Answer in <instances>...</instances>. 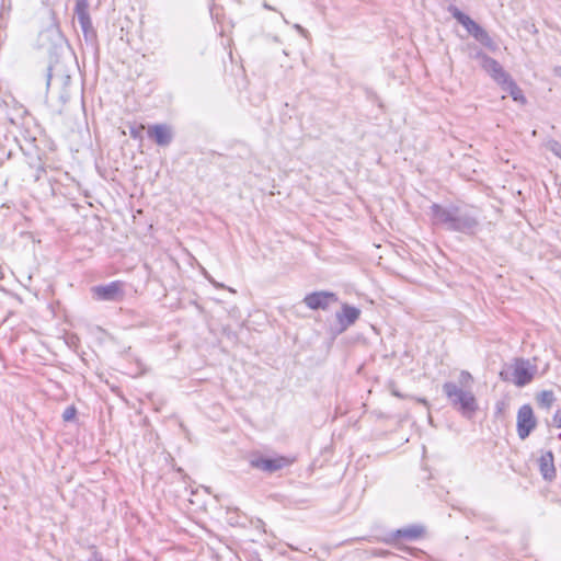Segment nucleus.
Segmentation results:
<instances>
[{
	"mask_svg": "<svg viewBox=\"0 0 561 561\" xmlns=\"http://www.w3.org/2000/svg\"><path fill=\"white\" fill-rule=\"evenodd\" d=\"M428 216L433 226L447 231L474 236L480 229V219L472 206L433 203L430 206Z\"/></svg>",
	"mask_w": 561,
	"mask_h": 561,
	"instance_id": "1",
	"label": "nucleus"
},
{
	"mask_svg": "<svg viewBox=\"0 0 561 561\" xmlns=\"http://www.w3.org/2000/svg\"><path fill=\"white\" fill-rule=\"evenodd\" d=\"M443 391L450 403L466 417H471L478 410V403L470 391H465L455 382L448 381L443 385Z\"/></svg>",
	"mask_w": 561,
	"mask_h": 561,
	"instance_id": "2",
	"label": "nucleus"
},
{
	"mask_svg": "<svg viewBox=\"0 0 561 561\" xmlns=\"http://www.w3.org/2000/svg\"><path fill=\"white\" fill-rule=\"evenodd\" d=\"M450 12L453 18H455L457 22L460 23L480 44L492 50L496 48L495 43L489 33L469 15L465 14L457 8H454Z\"/></svg>",
	"mask_w": 561,
	"mask_h": 561,
	"instance_id": "3",
	"label": "nucleus"
},
{
	"mask_svg": "<svg viewBox=\"0 0 561 561\" xmlns=\"http://www.w3.org/2000/svg\"><path fill=\"white\" fill-rule=\"evenodd\" d=\"M513 368L512 378L505 371L500 373V378L504 381H513L517 387L530 383L537 373V367L524 358H516Z\"/></svg>",
	"mask_w": 561,
	"mask_h": 561,
	"instance_id": "4",
	"label": "nucleus"
},
{
	"mask_svg": "<svg viewBox=\"0 0 561 561\" xmlns=\"http://www.w3.org/2000/svg\"><path fill=\"white\" fill-rule=\"evenodd\" d=\"M125 285L121 280H113L105 285L91 288L92 298L98 301L119 302L125 297Z\"/></svg>",
	"mask_w": 561,
	"mask_h": 561,
	"instance_id": "5",
	"label": "nucleus"
},
{
	"mask_svg": "<svg viewBox=\"0 0 561 561\" xmlns=\"http://www.w3.org/2000/svg\"><path fill=\"white\" fill-rule=\"evenodd\" d=\"M471 58L479 60L481 68L500 85L510 77V73L504 70L497 60L488 56L481 49H477L476 53L471 55Z\"/></svg>",
	"mask_w": 561,
	"mask_h": 561,
	"instance_id": "6",
	"label": "nucleus"
},
{
	"mask_svg": "<svg viewBox=\"0 0 561 561\" xmlns=\"http://www.w3.org/2000/svg\"><path fill=\"white\" fill-rule=\"evenodd\" d=\"M537 419L530 404H523L517 411L516 431L518 437L524 440L537 427Z\"/></svg>",
	"mask_w": 561,
	"mask_h": 561,
	"instance_id": "7",
	"label": "nucleus"
},
{
	"mask_svg": "<svg viewBox=\"0 0 561 561\" xmlns=\"http://www.w3.org/2000/svg\"><path fill=\"white\" fill-rule=\"evenodd\" d=\"M293 461L294 459L285 456L266 458L261 455H254L250 458V466L261 471L273 473L290 466Z\"/></svg>",
	"mask_w": 561,
	"mask_h": 561,
	"instance_id": "8",
	"label": "nucleus"
},
{
	"mask_svg": "<svg viewBox=\"0 0 561 561\" xmlns=\"http://www.w3.org/2000/svg\"><path fill=\"white\" fill-rule=\"evenodd\" d=\"M88 0H77L75 7V13L78 16L79 24L83 32L87 42H94L96 38V32L92 25V21L89 14Z\"/></svg>",
	"mask_w": 561,
	"mask_h": 561,
	"instance_id": "9",
	"label": "nucleus"
},
{
	"mask_svg": "<svg viewBox=\"0 0 561 561\" xmlns=\"http://www.w3.org/2000/svg\"><path fill=\"white\" fill-rule=\"evenodd\" d=\"M424 531L425 530L423 526L410 525L388 534L381 539V541L387 545H393L400 540H416L423 536Z\"/></svg>",
	"mask_w": 561,
	"mask_h": 561,
	"instance_id": "10",
	"label": "nucleus"
},
{
	"mask_svg": "<svg viewBox=\"0 0 561 561\" xmlns=\"http://www.w3.org/2000/svg\"><path fill=\"white\" fill-rule=\"evenodd\" d=\"M335 301H337L336 295L330 291H314L304 298L306 306L312 310H325L330 304Z\"/></svg>",
	"mask_w": 561,
	"mask_h": 561,
	"instance_id": "11",
	"label": "nucleus"
},
{
	"mask_svg": "<svg viewBox=\"0 0 561 561\" xmlns=\"http://www.w3.org/2000/svg\"><path fill=\"white\" fill-rule=\"evenodd\" d=\"M148 137L158 146L167 147L173 140V131L171 126L167 124L150 125L147 129Z\"/></svg>",
	"mask_w": 561,
	"mask_h": 561,
	"instance_id": "12",
	"label": "nucleus"
},
{
	"mask_svg": "<svg viewBox=\"0 0 561 561\" xmlns=\"http://www.w3.org/2000/svg\"><path fill=\"white\" fill-rule=\"evenodd\" d=\"M539 470L546 481L551 482L557 477L554 456L551 450L546 451L539 458Z\"/></svg>",
	"mask_w": 561,
	"mask_h": 561,
	"instance_id": "13",
	"label": "nucleus"
},
{
	"mask_svg": "<svg viewBox=\"0 0 561 561\" xmlns=\"http://www.w3.org/2000/svg\"><path fill=\"white\" fill-rule=\"evenodd\" d=\"M360 316V310L354 306L344 304L342 311L336 313V319L343 329L353 325Z\"/></svg>",
	"mask_w": 561,
	"mask_h": 561,
	"instance_id": "14",
	"label": "nucleus"
},
{
	"mask_svg": "<svg viewBox=\"0 0 561 561\" xmlns=\"http://www.w3.org/2000/svg\"><path fill=\"white\" fill-rule=\"evenodd\" d=\"M501 88L507 92L515 102H519L522 104L526 103V98L522 89L517 85L511 76L507 78V80L503 81Z\"/></svg>",
	"mask_w": 561,
	"mask_h": 561,
	"instance_id": "15",
	"label": "nucleus"
},
{
	"mask_svg": "<svg viewBox=\"0 0 561 561\" xmlns=\"http://www.w3.org/2000/svg\"><path fill=\"white\" fill-rule=\"evenodd\" d=\"M556 401L552 390H542L536 394V402L539 408L549 410Z\"/></svg>",
	"mask_w": 561,
	"mask_h": 561,
	"instance_id": "16",
	"label": "nucleus"
},
{
	"mask_svg": "<svg viewBox=\"0 0 561 561\" xmlns=\"http://www.w3.org/2000/svg\"><path fill=\"white\" fill-rule=\"evenodd\" d=\"M510 403L507 400H499L494 407V416L496 419H504L506 416Z\"/></svg>",
	"mask_w": 561,
	"mask_h": 561,
	"instance_id": "17",
	"label": "nucleus"
},
{
	"mask_svg": "<svg viewBox=\"0 0 561 561\" xmlns=\"http://www.w3.org/2000/svg\"><path fill=\"white\" fill-rule=\"evenodd\" d=\"M547 148L558 158L561 159V142L558 140H549L547 144Z\"/></svg>",
	"mask_w": 561,
	"mask_h": 561,
	"instance_id": "18",
	"label": "nucleus"
},
{
	"mask_svg": "<svg viewBox=\"0 0 561 561\" xmlns=\"http://www.w3.org/2000/svg\"><path fill=\"white\" fill-rule=\"evenodd\" d=\"M145 129L144 125H139L138 127H130L129 135L134 139H141V130Z\"/></svg>",
	"mask_w": 561,
	"mask_h": 561,
	"instance_id": "19",
	"label": "nucleus"
},
{
	"mask_svg": "<svg viewBox=\"0 0 561 561\" xmlns=\"http://www.w3.org/2000/svg\"><path fill=\"white\" fill-rule=\"evenodd\" d=\"M371 554L374 557H387V556H390L392 553L390 551H388V550L375 549V550H373Z\"/></svg>",
	"mask_w": 561,
	"mask_h": 561,
	"instance_id": "20",
	"label": "nucleus"
},
{
	"mask_svg": "<svg viewBox=\"0 0 561 561\" xmlns=\"http://www.w3.org/2000/svg\"><path fill=\"white\" fill-rule=\"evenodd\" d=\"M553 422L556 427L561 428V409L553 415Z\"/></svg>",
	"mask_w": 561,
	"mask_h": 561,
	"instance_id": "21",
	"label": "nucleus"
},
{
	"mask_svg": "<svg viewBox=\"0 0 561 561\" xmlns=\"http://www.w3.org/2000/svg\"><path fill=\"white\" fill-rule=\"evenodd\" d=\"M263 8L266 9V10H270V11H275V8L272 7L266 0H263V3H262Z\"/></svg>",
	"mask_w": 561,
	"mask_h": 561,
	"instance_id": "22",
	"label": "nucleus"
},
{
	"mask_svg": "<svg viewBox=\"0 0 561 561\" xmlns=\"http://www.w3.org/2000/svg\"><path fill=\"white\" fill-rule=\"evenodd\" d=\"M64 416H65V419L70 417V411L69 410L65 411Z\"/></svg>",
	"mask_w": 561,
	"mask_h": 561,
	"instance_id": "23",
	"label": "nucleus"
},
{
	"mask_svg": "<svg viewBox=\"0 0 561 561\" xmlns=\"http://www.w3.org/2000/svg\"><path fill=\"white\" fill-rule=\"evenodd\" d=\"M71 413H72V422H73L76 419V409L73 407H72Z\"/></svg>",
	"mask_w": 561,
	"mask_h": 561,
	"instance_id": "24",
	"label": "nucleus"
},
{
	"mask_svg": "<svg viewBox=\"0 0 561 561\" xmlns=\"http://www.w3.org/2000/svg\"><path fill=\"white\" fill-rule=\"evenodd\" d=\"M296 28L299 30L301 33H305V30L300 25H296Z\"/></svg>",
	"mask_w": 561,
	"mask_h": 561,
	"instance_id": "25",
	"label": "nucleus"
},
{
	"mask_svg": "<svg viewBox=\"0 0 561 561\" xmlns=\"http://www.w3.org/2000/svg\"><path fill=\"white\" fill-rule=\"evenodd\" d=\"M71 339H72V346H73V345H75V339H76V335H75V334H72V335H71Z\"/></svg>",
	"mask_w": 561,
	"mask_h": 561,
	"instance_id": "26",
	"label": "nucleus"
},
{
	"mask_svg": "<svg viewBox=\"0 0 561 561\" xmlns=\"http://www.w3.org/2000/svg\"><path fill=\"white\" fill-rule=\"evenodd\" d=\"M558 437H559V439H561V434H559V436H558Z\"/></svg>",
	"mask_w": 561,
	"mask_h": 561,
	"instance_id": "27",
	"label": "nucleus"
},
{
	"mask_svg": "<svg viewBox=\"0 0 561 561\" xmlns=\"http://www.w3.org/2000/svg\"><path fill=\"white\" fill-rule=\"evenodd\" d=\"M257 561H263V560H261V559H260V560H257Z\"/></svg>",
	"mask_w": 561,
	"mask_h": 561,
	"instance_id": "28",
	"label": "nucleus"
}]
</instances>
